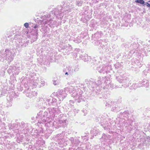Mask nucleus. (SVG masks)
<instances>
[{
    "mask_svg": "<svg viewBox=\"0 0 150 150\" xmlns=\"http://www.w3.org/2000/svg\"><path fill=\"white\" fill-rule=\"evenodd\" d=\"M135 2L137 3H139L143 5V6L145 5V2L144 0H136Z\"/></svg>",
    "mask_w": 150,
    "mask_h": 150,
    "instance_id": "f257e3e1",
    "label": "nucleus"
},
{
    "mask_svg": "<svg viewBox=\"0 0 150 150\" xmlns=\"http://www.w3.org/2000/svg\"><path fill=\"white\" fill-rule=\"evenodd\" d=\"M24 26L26 28H27L29 26V24L28 23H26L24 24Z\"/></svg>",
    "mask_w": 150,
    "mask_h": 150,
    "instance_id": "f03ea898",
    "label": "nucleus"
},
{
    "mask_svg": "<svg viewBox=\"0 0 150 150\" xmlns=\"http://www.w3.org/2000/svg\"><path fill=\"white\" fill-rule=\"evenodd\" d=\"M148 7H150V4H149L148 2H146V4Z\"/></svg>",
    "mask_w": 150,
    "mask_h": 150,
    "instance_id": "7ed1b4c3",
    "label": "nucleus"
},
{
    "mask_svg": "<svg viewBox=\"0 0 150 150\" xmlns=\"http://www.w3.org/2000/svg\"><path fill=\"white\" fill-rule=\"evenodd\" d=\"M65 75H68V73L67 72H66L65 73Z\"/></svg>",
    "mask_w": 150,
    "mask_h": 150,
    "instance_id": "20e7f679",
    "label": "nucleus"
},
{
    "mask_svg": "<svg viewBox=\"0 0 150 150\" xmlns=\"http://www.w3.org/2000/svg\"><path fill=\"white\" fill-rule=\"evenodd\" d=\"M36 27V26H35V27H34V28H35Z\"/></svg>",
    "mask_w": 150,
    "mask_h": 150,
    "instance_id": "39448f33",
    "label": "nucleus"
},
{
    "mask_svg": "<svg viewBox=\"0 0 150 150\" xmlns=\"http://www.w3.org/2000/svg\"><path fill=\"white\" fill-rule=\"evenodd\" d=\"M149 2H150V1H149Z\"/></svg>",
    "mask_w": 150,
    "mask_h": 150,
    "instance_id": "423d86ee",
    "label": "nucleus"
}]
</instances>
